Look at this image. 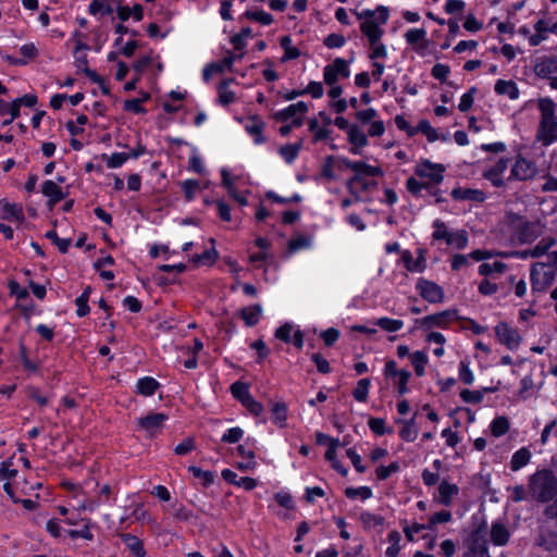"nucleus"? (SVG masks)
Wrapping results in <instances>:
<instances>
[{"instance_id": "obj_1", "label": "nucleus", "mask_w": 557, "mask_h": 557, "mask_svg": "<svg viewBox=\"0 0 557 557\" xmlns=\"http://www.w3.org/2000/svg\"><path fill=\"white\" fill-rule=\"evenodd\" d=\"M446 166L442 163H435L428 159L417 162L414 166V176L406 182L408 191L414 196L421 194L423 189H431L440 185L444 180Z\"/></svg>"}, {"instance_id": "obj_2", "label": "nucleus", "mask_w": 557, "mask_h": 557, "mask_svg": "<svg viewBox=\"0 0 557 557\" xmlns=\"http://www.w3.org/2000/svg\"><path fill=\"white\" fill-rule=\"evenodd\" d=\"M504 225L512 243L531 244L544 234L545 225L540 221H528L517 214H508Z\"/></svg>"}, {"instance_id": "obj_3", "label": "nucleus", "mask_w": 557, "mask_h": 557, "mask_svg": "<svg viewBox=\"0 0 557 557\" xmlns=\"http://www.w3.org/2000/svg\"><path fill=\"white\" fill-rule=\"evenodd\" d=\"M540 121L536 129V140L548 147L557 141V103L548 97L537 100Z\"/></svg>"}, {"instance_id": "obj_4", "label": "nucleus", "mask_w": 557, "mask_h": 557, "mask_svg": "<svg viewBox=\"0 0 557 557\" xmlns=\"http://www.w3.org/2000/svg\"><path fill=\"white\" fill-rule=\"evenodd\" d=\"M556 276L557 250H554L548 255V261H537L531 265L530 282L532 293H544L554 284Z\"/></svg>"}, {"instance_id": "obj_5", "label": "nucleus", "mask_w": 557, "mask_h": 557, "mask_svg": "<svg viewBox=\"0 0 557 557\" xmlns=\"http://www.w3.org/2000/svg\"><path fill=\"white\" fill-rule=\"evenodd\" d=\"M356 17L360 21V32L368 40L382 39L384 35L383 26L387 23L389 17L388 9L384 5H379L374 10L355 11Z\"/></svg>"}, {"instance_id": "obj_6", "label": "nucleus", "mask_w": 557, "mask_h": 557, "mask_svg": "<svg viewBox=\"0 0 557 557\" xmlns=\"http://www.w3.org/2000/svg\"><path fill=\"white\" fill-rule=\"evenodd\" d=\"M528 493L532 499L546 503L557 495V476L547 469L537 470L529 479Z\"/></svg>"}, {"instance_id": "obj_7", "label": "nucleus", "mask_w": 557, "mask_h": 557, "mask_svg": "<svg viewBox=\"0 0 557 557\" xmlns=\"http://www.w3.org/2000/svg\"><path fill=\"white\" fill-rule=\"evenodd\" d=\"M342 163L347 170L354 172V176L348 181L347 186L349 189L352 188L354 185L359 184L362 176L368 177H382L384 176V171L379 165H373L367 163L364 161H352L347 158L342 159Z\"/></svg>"}, {"instance_id": "obj_8", "label": "nucleus", "mask_w": 557, "mask_h": 557, "mask_svg": "<svg viewBox=\"0 0 557 557\" xmlns=\"http://www.w3.org/2000/svg\"><path fill=\"white\" fill-rule=\"evenodd\" d=\"M356 119L360 124L368 126L367 131L370 137H381L386 131L384 121L374 108L357 111Z\"/></svg>"}, {"instance_id": "obj_9", "label": "nucleus", "mask_w": 557, "mask_h": 557, "mask_svg": "<svg viewBox=\"0 0 557 557\" xmlns=\"http://www.w3.org/2000/svg\"><path fill=\"white\" fill-rule=\"evenodd\" d=\"M383 374L386 379H391L393 381V385L400 396L409 392L408 382L411 377L410 371L406 369H398L394 360H388L384 366Z\"/></svg>"}, {"instance_id": "obj_10", "label": "nucleus", "mask_w": 557, "mask_h": 557, "mask_svg": "<svg viewBox=\"0 0 557 557\" xmlns=\"http://www.w3.org/2000/svg\"><path fill=\"white\" fill-rule=\"evenodd\" d=\"M463 557H491L485 532L482 529L472 531L465 543Z\"/></svg>"}, {"instance_id": "obj_11", "label": "nucleus", "mask_w": 557, "mask_h": 557, "mask_svg": "<svg viewBox=\"0 0 557 557\" xmlns=\"http://www.w3.org/2000/svg\"><path fill=\"white\" fill-rule=\"evenodd\" d=\"M350 61L343 58H336L323 69V82L326 85H334L341 78L350 76Z\"/></svg>"}, {"instance_id": "obj_12", "label": "nucleus", "mask_w": 557, "mask_h": 557, "mask_svg": "<svg viewBox=\"0 0 557 557\" xmlns=\"http://www.w3.org/2000/svg\"><path fill=\"white\" fill-rule=\"evenodd\" d=\"M309 106L305 101L292 103L288 107L276 111L273 119L277 122H290L295 126H301L304 115L308 112Z\"/></svg>"}, {"instance_id": "obj_13", "label": "nucleus", "mask_w": 557, "mask_h": 557, "mask_svg": "<svg viewBox=\"0 0 557 557\" xmlns=\"http://www.w3.org/2000/svg\"><path fill=\"white\" fill-rule=\"evenodd\" d=\"M535 546L546 553L547 557H557V530L547 524L541 525Z\"/></svg>"}, {"instance_id": "obj_14", "label": "nucleus", "mask_w": 557, "mask_h": 557, "mask_svg": "<svg viewBox=\"0 0 557 557\" xmlns=\"http://www.w3.org/2000/svg\"><path fill=\"white\" fill-rule=\"evenodd\" d=\"M494 331L498 342L502 345L506 346L510 350L518 349L522 338L516 327L509 325L506 322H499L495 326Z\"/></svg>"}, {"instance_id": "obj_15", "label": "nucleus", "mask_w": 557, "mask_h": 557, "mask_svg": "<svg viewBox=\"0 0 557 557\" xmlns=\"http://www.w3.org/2000/svg\"><path fill=\"white\" fill-rule=\"evenodd\" d=\"M536 174L537 165L535 162L523 156H518L511 165L509 178L527 181L533 178Z\"/></svg>"}, {"instance_id": "obj_16", "label": "nucleus", "mask_w": 557, "mask_h": 557, "mask_svg": "<svg viewBox=\"0 0 557 557\" xmlns=\"http://www.w3.org/2000/svg\"><path fill=\"white\" fill-rule=\"evenodd\" d=\"M507 169L508 159L499 158L488 170L484 172V177L494 186L502 187L510 180L509 176H506Z\"/></svg>"}, {"instance_id": "obj_17", "label": "nucleus", "mask_w": 557, "mask_h": 557, "mask_svg": "<svg viewBox=\"0 0 557 557\" xmlns=\"http://www.w3.org/2000/svg\"><path fill=\"white\" fill-rule=\"evenodd\" d=\"M168 419L169 416L162 412L149 413L146 417L139 418L137 424L140 430L147 432L149 435H154L161 431Z\"/></svg>"}, {"instance_id": "obj_18", "label": "nucleus", "mask_w": 557, "mask_h": 557, "mask_svg": "<svg viewBox=\"0 0 557 557\" xmlns=\"http://www.w3.org/2000/svg\"><path fill=\"white\" fill-rule=\"evenodd\" d=\"M401 261L406 270L412 273H422L428 265L426 256L422 249L417 250V256L409 250L403 251Z\"/></svg>"}, {"instance_id": "obj_19", "label": "nucleus", "mask_w": 557, "mask_h": 557, "mask_svg": "<svg viewBox=\"0 0 557 557\" xmlns=\"http://www.w3.org/2000/svg\"><path fill=\"white\" fill-rule=\"evenodd\" d=\"M346 135L350 145L349 152L352 154H360L362 149L369 145L368 132L362 131L357 124Z\"/></svg>"}, {"instance_id": "obj_20", "label": "nucleus", "mask_w": 557, "mask_h": 557, "mask_svg": "<svg viewBox=\"0 0 557 557\" xmlns=\"http://www.w3.org/2000/svg\"><path fill=\"white\" fill-rule=\"evenodd\" d=\"M0 218L9 222L22 224L25 220L23 206L8 200H0Z\"/></svg>"}, {"instance_id": "obj_21", "label": "nucleus", "mask_w": 557, "mask_h": 557, "mask_svg": "<svg viewBox=\"0 0 557 557\" xmlns=\"http://www.w3.org/2000/svg\"><path fill=\"white\" fill-rule=\"evenodd\" d=\"M535 72L539 76L550 81V86L557 89V58H544L535 65Z\"/></svg>"}, {"instance_id": "obj_22", "label": "nucleus", "mask_w": 557, "mask_h": 557, "mask_svg": "<svg viewBox=\"0 0 557 557\" xmlns=\"http://www.w3.org/2000/svg\"><path fill=\"white\" fill-rule=\"evenodd\" d=\"M417 289L419 294L430 302H440L444 298L442 287L426 280H419L417 283Z\"/></svg>"}, {"instance_id": "obj_23", "label": "nucleus", "mask_w": 557, "mask_h": 557, "mask_svg": "<svg viewBox=\"0 0 557 557\" xmlns=\"http://www.w3.org/2000/svg\"><path fill=\"white\" fill-rule=\"evenodd\" d=\"M17 474V470L13 468L11 460H5L1 463L0 467V481H3V490L9 495V497L17 503L18 498L15 495V491L13 485L9 482L11 479L15 478Z\"/></svg>"}, {"instance_id": "obj_24", "label": "nucleus", "mask_w": 557, "mask_h": 557, "mask_svg": "<svg viewBox=\"0 0 557 557\" xmlns=\"http://www.w3.org/2000/svg\"><path fill=\"white\" fill-rule=\"evenodd\" d=\"M238 57L235 54H228L219 63L208 64L202 72V77L206 82H208L214 74L223 73L224 71H232L234 62Z\"/></svg>"}, {"instance_id": "obj_25", "label": "nucleus", "mask_w": 557, "mask_h": 557, "mask_svg": "<svg viewBox=\"0 0 557 557\" xmlns=\"http://www.w3.org/2000/svg\"><path fill=\"white\" fill-rule=\"evenodd\" d=\"M418 133L423 134L429 143H435L437 140L448 141L450 137L449 131L438 132L426 120H421L418 123Z\"/></svg>"}, {"instance_id": "obj_26", "label": "nucleus", "mask_w": 557, "mask_h": 557, "mask_svg": "<svg viewBox=\"0 0 557 557\" xmlns=\"http://www.w3.org/2000/svg\"><path fill=\"white\" fill-rule=\"evenodd\" d=\"M359 520L367 531H375L382 533L384 530L385 519L376 513L370 511H362L359 516Z\"/></svg>"}, {"instance_id": "obj_27", "label": "nucleus", "mask_w": 557, "mask_h": 557, "mask_svg": "<svg viewBox=\"0 0 557 557\" xmlns=\"http://www.w3.org/2000/svg\"><path fill=\"white\" fill-rule=\"evenodd\" d=\"M115 0H91L88 5L90 15L102 18L113 13Z\"/></svg>"}, {"instance_id": "obj_28", "label": "nucleus", "mask_w": 557, "mask_h": 557, "mask_svg": "<svg viewBox=\"0 0 557 557\" xmlns=\"http://www.w3.org/2000/svg\"><path fill=\"white\" fill-rule=\"evenodd\" d=\"M495 257L492 250H474L469 255H456L455 253V269L467 265L470 260L481 261L486 259H493Z\"/></svg>"}, {"instance_id": "obj_29", "label": "nucleus", "mask_w": 557, "mask_h": 557, "mask_svg": "<svg viewBox=\"0 0 557 557\" xmlns=\"http://www.w3.org/2000/svg\"><path fill=\"white\" fill-rule=\"evenodd\" d=\"M41 193L48 198L51 206L60 202L65 198V194L62 188L54 181H45L41 185Z\"/></svg>"}, {"instance_id": "obj_30", "label": "nucleus", "mask_w": 557, "mask_h": 557, "mask_svg": "<svg viewBox=\"0 0 557 557\" xmlns=\"http://www.w3.org/2000/svg\"><path fill=\"white\" fill-rule=\"evenodd\" d=\"M236 451L242 457V460L237 463V468L240 471H252L257 468L256 455L251 449L244 445H238Z\"/></svg>"}, {"instance_id": "obj_31", "label": "nucleus", "mask_w": 557, "mask_h": 557, "mask_svg": "<svg viewBox=\"0 0 557 557\" xmlns=\"http://www.w3.org/2000/svg\"><path fill=\"white\" fill-rule=\"evenodd\" d=\"M408 45L414 50H422L426 44V30L424 28H410L404 35Z\"/></svg>"}, {"instance_id": "obj_32", "label": "nucleus", "mask_w": 557, "mask_h": 557, "mask_svg": "<svg viewBox=\"0 0 557 557\" xmlns=\"http://www.w3.org/2000/svg\"><path fill=\"white\" fill-rule=\"evenodd\" d=\"M557 245V239L554 236H544L542 237L534 246V259H540L542 257H546L548 259V255L553 251Z\"/></svg>"}, {"instance_id": "obj_33", "label": "nucleus", "mask_w": 557, "mask_h": 557, "mask_svg": "<svg viewBox=\"0 0 557 557\" xmlns=\"http://www.w3.org/2000/svg\"><path fill=\"white\" fill-rule=\"evenodd\" d=\"M495 92L502 96H506L511 100L519 98L520 91L517 84L513 81L498 79L494 86Z\"/></svg>"}, {"instance_id": "obj_34", "label": "nucleus", "mask_w": 557, "mask_h": 557, "mask_svg": "<svg viewBox=\"0 0 557 557\" xmlns=\"http://www.w3.org/2000/svg\"><path fill=\"white\" fill-rule=\"evenodd\" d=\"M433 233L432 237L435 242L441 244H445L449 246L453 242V234L449 231V227L442 221L435 220L433 222Z\"/></svg>"}, {"instance_id": "obj_35", "label": "nucleus", "mask_w": 557, "mask_h": 557, "mask_svg": "<svg viewBox=\"0 0 557 557\" xmlns=\"http://www.w3.org/2000/svg\"><path fill=\"white\" fill-rule=\"evenodd\" d=\"M272 422L278 428H285L287 421V406L284 401H276L271 406Z\"/></svg>"}, {"instance_id": "obj_36", "label": "nucleus", "mask_w": 557, "mask_h": 557, "mask_svg": "<svg viewBox=\"0 0 557 557\" xmlns=\"http://www.w3.org/2000/svg\"><path fill=\"white\" fill-rule=\"evenodd\" d=\"M262 312L263 310L260 305H253L242 309L240 317L244 320L245 324L251 327L255 326L260 321Z\"/></svg>"}, {"instance_id": "obj_37", "label": "nucleus", "mask_w": 557, "mask_h": 557, "mask_svg": "<svg viewBox=\"0 0 557 557\" xmlns=\"http://www.w3.org/2000/svg\"><path fill=\"white\" fill-rule=\"evenodd\" d=\"M486 259L482 264L479 267V273L481 275H494V274H502L507 270V264L499 260H492Z\"/></svg>"}, {"instance_id": "obj_38", "label": "nucleus", "mask_w": 557, "mask_h": 557, "mask_svg": "<svg viewBox=\"0 0 557 557\" xmlns=\"http://www.w3.org/2000/svg\"><path fill=\"white\" fill-rule=\"evenodd\" d=\"M159 382L151 376H144L136 383V392L143 396H152L159 388Z\"/></svg>"}, {"instance_id": "obj_39", "label": "nucleus", "mask_w": 557, "mask_h": 557, "mask_svg": "<svg viewBox=\"0 0 557 557\" xmlns=\"http://www.w3.org/2000/svg\"><path fill=\"white\" fill-rule=\"evenodd\" d=\"M369 41V59L374 61H384L387 59L388 52L387 48L384 44H382L381 39H372Z\"/></svg>"}, {"instance_id": "obj_40", "label": "nucleus", "mask_w": 557, "mask_h": 557, "mask_svg": "<svg viewBox=\"0 0 557 557\" xmlns=\"http://www.w3.org/2000/svg\"><path fill=\"white\" fill-rule=\"evenodd\" d=\"M531 456L532 454L528 448L522 447L518 449L517 451L513 453L511 457L510 469L512 471H518L521 468L525 467L530 462Z\"/></svg>"}, {"instance_id": "obj_41", "label": "nucleus", "mask_w": 557, "mask_h": 557, "mask_svg": "<svg viewBox=\"0 0 557 557\" xmlns=\"http://www.w3.org/2000/svg\"><path fill=\"white\" fill-rule=\"evenodd\" d=\"M411 366L417 376L421 377L425 374V368L429 362L426 352L417 350L410 355Z\"/></svg>"}, {"instance_id": "obj_42", "label": "nucleus", "mask_w": 557, "mask_h": 557, "mask_svg": "<svg viewBox=\"0 0 557 557\" xmlns=\"http://www.w3.org/2000/svg\"><path fill=\"white\" fill-rule=\"evenodd\" d=\"M122 541L124 542L125 546L136 556V557H144L146 555V552L144 549L143 542L135 535L132 534H122L121 535Z\"/></svg>"}, {"instance_id": "obj_43", "label": "nucleus", "mask_w": 557, "mask_h": 557, "mask_svg": "<svg viewBox=\"0 0 557 557\" xmlns=\"http://www.w3.org/2000/svg\"><path fill=\"white\" fill-rule=\"evenodd\" d=\"M116 13L120 20L127 21L131 16H133L136 21H141L144 16L143 7L140 4H135L133 8L129 7H117Z\"/></svg>"}, {"instance_id": "obj_44", "label": "nucleus", "mask_w": 557, "mask_h": 557, "mask_svg": "<svg viewBox=\"0 0 557 557\" xmlns=\"http://www.w3.org/2000/svg\"><path fill=\"white\" fill-rule=\"evenodd\" d=\"M20 52L23 57V59H20V60H14L12 59L11 57H7V59L13 63V64H20V65H24L26 64L29 60L32 59H35L38 54V50L36 48V46L33 44V42H29V44H25L21 47L20 49Z\"/></svg>"}, {"instance_id": "obj_45", "label": "nucleus", "mask_w": 557, "mask_h": 557, "mask_svg": "<svg viewBox=\"0 0 557 557\" xmlns=\"http://www.w3.org/2000/svg\"><path fill=\"white\" fill-rule=\"evenodd\" d=\"M387 541H388V546L385 550V556L386 557H397L401 550V545H400L401 534L398 531L394 530V531L389 532V534L387 536Z\"/></svg>"}, {"instance_id": "obj_46", "label": "nucleus", "mask_w": 557, "mask_h": 557, "mask_svg": "<svg viewBox=\"0 0 557 557\" xmlns=\"http://www.w3.org/2000/svg\"><path fill=\"white\" fill-rule=\"evenodd\" d=\"M491 537L495 545H504L508 542L509 532L503 523L494 522L491 529Z\"/></svg>"}, {"instance_id": "obj_47", "label": "nucleus", "mask_w": 557, "mask_h": 557, "mask_svg": "<svg viewBox=\"0 0 557 557\" xmlns=\"http://www.w3.org/2000/svg\"><path fill=\"white\" fill-rule=\"evenodd\" d=\"M264 127V124L263 122H261L260 120H258L257 117H253L251 120H249L246 125H245V129L251 135L253 136V141L256 144H262L264 141V138L262 136V129Z\"/></svg>"}, {"instance_id": "obj_48", "label": "nucleus", "mask_w": 557, "mask_h": 557, "mask_svg": "<svg viewBox=\"0 0 557 557\" xmlns=\"http://www.w3.org/2000/svg\"><path fill=\"white\" fill-rule=\"evenodd\" d=\"M301 146V143L282 146L278 150L280 156L285 160L286 163L290 164L298 157Z\"/></svg>"}, {"instance_id": "obj_49", "label": "nucleus", "mask_w": 557, "mask_h": 557, "mask_svg": "<svg viewBox=\"0 0 557 557\" xmlns=\"http://www.w3.org/2000/svg\"><path fill=\"white\" fill-rule=\"evenodd\" d=\"M371 381L370 379H361L357 382L352 391L354 398L359 403H364L368 399Z\"/></svg>"}, {"instance_id": "obj_50", "label": "nucleus", "mask_w": 557, "mask_h": 557, "mask_svg": "<svg viewBox=\"0 0 557 557\" xmlns=\"http://www.w3.org/2000/svg\"><path fill=\"white\" fill-rule=\"evenodd\" d=\"M374 325L381 327L382 330H384L386 332L392 333V332H398L399 330H401L404 326V322H403V320L382 317V318H379L374 322Z\"/></svg>"}, {"instance_id": "obj_51", "label": "nucleus", "mask_w": 557, "mask_h": 557, "mask_svg": "<svg viewBox=\"0 0 557 557\" xmlns=\"http://www.w3.org/2000/svg\"><path fill=\"white\" fill-rule=\"evenodd\" d=\"M484 198V194L479 189L455 188V199H468L476 202H482Z\"/></svg>"}, {"instance_id": "obj_52", "label": "nucleus", "mask_w": 557, "mask_h": 557, "mask_svg": "<svg viewBox=\"0 0 557 557\" xmlns=\"http://www.w3.org/2000/svg\"><path fill=\"white\" fill-rule=\"evenodd\" d=\"M399 423H401L399 436L407 442L414 441L418 436V430H417L413 421L412 420H400Z\"/></svg>"}, {"instance_id": "obj_53", "label": "nucleus", "mask_w": 557, "mask_h": 557, "mask_svg": "<svg viewBox=\"0 0 557 557\" xmlns=\"http://www.w3.org/2000/svg\"><path fill=\"white\" fill-rule=\"evenodd\" d=\"M74 58L77 69L82 70L91 81L100 82V78L97 75V73L88 67L86 52L74 53Z\"/></svg>"}, {"instance_id": "obj_54", "label": "nucleus", "mask_w": 557, "mask_h": 557, "mask_svg": "<svg viewBox=\"0 0 557 557\" xmlns=\"http://www.w3.org/2000/svg\"><path fill=\"white\" fill-rule=\"evenodd\" d=\"M448 318L447 312H440L435 314H431L428 317H424L417 321L421 327H430V326H442L445 324V320Z\"/></svg>"}, {"instance_id": "obj_55", "label": "nucleus", "mask_w": 557, "mask_h": 557, "mask_svg": "<svg viewBox=\"0 0 557 557\" xmlns=\"http://www.w3.org/2000/svg\"><path fill=\"white\" fill-rule=\"evenodd\" d=\"M490 388H484L482 391L479 389H462L459 392L460 398L468 404H479L483 397L484 394L490 392Z\"/></svg>"}, {"instance_id": "obj_56", "label": "nucleus", "mask_w": 557, "mask_h": 557, "mask_svg": "<svg viewBox=\"0 0 557 557\" xmlns=\"http://www.w3.org/2000/svg\"><path fill=\"white\" fill-rule=\"evenodd\" d=\"M425 341L430 344L434 343L437 345V347L433 349V354L436 357H442L445 354L444 344L446 342V338L443 334L438 332H431L426 335Z\"/></svg>"}, {"instance_id": "obj_57", "label": "nucleus", "mask_w": 557, "mask_h": 557, "mask_svg": "<svg viewBox=\"0 0 557 557\" xmlns=\"http://www.w3.org/2000/svg\"><path fill=\"white\" fill-rule=\"evenodd\" d=\"M231 392L242 405L251 396L248 385L239 381L231 385Z\"/></svg>"}, {"instance_id": "obj_58", "label": "nucleus", "mask_w": 557, "mask_h": 557, "mask_svg": "<svg viewBox=\"0 0 557 557\" xmlns=\"http://www.w3.org/2000/svg\"><path fill=\"white\" fill-rule=\"evenodd\" d=\"M345 495L350 499L360 498L367 500L372 497V490L369 486L347 487Z\"/></svg>"}, {"instance_id": "obj_59", "label": "nucleus", "mask_w": 557, "mask_h": 557, "mask_svg": "<svg viewBox=\"0 0 557 557\" xmlns=\"http://www.w3.org/2000/svg\"><path fill=\"white\" fill-rule=\"evenodd\" d=\"M491 432L494 436L499 437L509 430V421L505 417H497L491 422Z\"/></svg>"}, {"instance_id": "obj_60", "label": "nucleus", "mask_w": 557, "mask_h": 557, "mask_svg": "<svg viewBox=\"0 0 557 557\" xmlns=\"http://www.w3.org/2000/svg\"><path fill=\"white\" fill-rule=\"evenodd\" d=\"M128 158V153L125 152H114L110 156H103V160L109 169H117L122 166Z\"/></svg>"}, {"instance_id": "obj_61", "label": "nucleus", "mask_w": 557, "mask_h": 557, "mask_svg": "<svg viewBox=\"0 0 557 557\" xmlns=\"http://www.w3.org/2000/svg\"><path fill=\"white\" fill-rule=\"evenodd\" d=\"M244 434H245V432L242 428L234 426V428L227 429L224 432V434L221 437V441L223 443H227V444H235V443H238L243 438Z\"/></svg>"}, {"instance_id": "obj_62", "label": "nucleus", "mask_w": 557, "mask_h": 557, "mask_svg": "<svg viewBox=\"0 0 557 557\" xmlns=\"http://www.w3.org/2000/svg\"><path fill=\"white\" fill-rule=\"evenodd\" d=\"M458 380L466 385H471L474 382V374L470 370L469 363L465 360L460 361L458 368Z\"/></svg>"}, {"instance_id": "obj_63", "label": "nucleus", "mask_w": 557, "mask_h": 557, "mask_svg": "<svg viewBox=\"0 0 557 557\" xmlns=\"http://www.w3.org/2000/svg\"><path fill=\"white\" fill-rule=\"evenodd\" d=\"M246 16L249 20L259 22L262 25H270L274 21L273 16L263 10L247 11Z\"/></svg>"}, {"instance_id": "obj_64", "label": "nucleus", "mask_w": 557, "mask_h": 557, "mask_svg": "<svg viewBox=\"0 0 557 557\" xmlns=\"http://www.w3.org/2000/svg\"><path fill=\"white\" fill-rule=\"evenodd\" d=\"M89 293H90V287H87L84 293L76 298V306H77V310H76V313L78 317H85L89 313V306H88V299H89Z\"/></svg>"}]
</instances>
